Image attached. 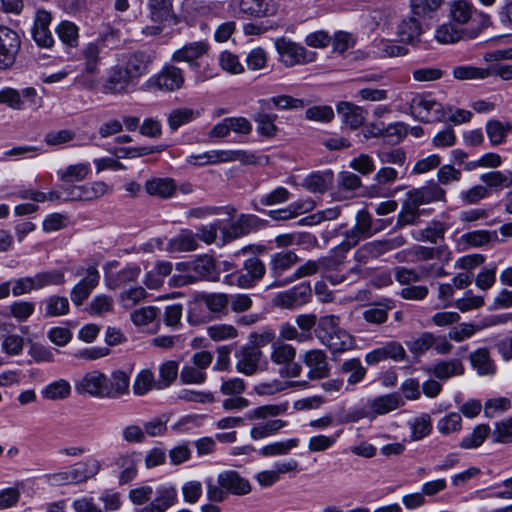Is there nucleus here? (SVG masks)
I'll use <instances>...</instances> for the list:
<instances>
[{
	"mask_svg": "<svg viewBox=\"0 0 512 512\" xmlns=\"http://www.w3.org/2000/svg\"><path fill=\"white\" fill-rule=\"evenodd\" d=\"M217 484L208 482L207 496L211 501L222 502L228 494L243 496L251 491L250 482L235 470H226L217 477Z\"/></svg>",
	"mask_w": 512,
	"mask_h": 512,
	"instance_id": "f257e3e1",
	"label": "nucleus"
},
{
	"mask_svg": "<svg viewBox=\"0 0 512 512\" xmlns=\"http://www.w3.org/2000/svg\"><path fill=\"white\" fill-rule=\"evenodd\" d=\"M333 352H342L353 346V338L345 330L341 329L332 336L330 335L325 342H321Z\"/></svg>",
	"mask_w": 512,
	"mask_h": 512,
	"instance_id": "8fccbe9b",
	"label": "nucleus"
},
{
	"mask_svg": "<svg viewBox=\"0 0 512 512\" xmlns=\"http://www.w3.org/2000/svg\"><path fill=\"white\" fill-rule=\"evenodd\" d=\"M491 437L496 443H512V417L496 422Z\"/></svg>",
	"mask_w": 512,
	"mask_h": 512,
	"instance_id": "680f3d73",
	"label": "nucleus"
},
{
	"mask_svg": "<svg viewBox=\"0 0 512 512\" xmlns=\"http://www.w3.org/2000/svg\"><path fill=\"white\" fill-rule=\"evenodd\" d=\"M178 363L175 361H166L159 368L160 379L156 382L155 388L158 390L169 387L177 378Z\"/></svg>",
	"mask_w": 512,
	"mask_h": 512,
	"instance_id": "5fc2aeb1",
	"label": "nucleus"
},
{
	"mask_svg": "<svg viewBox=\"0 0 512 512\" xmlns=\"http://www.w3.org/2000/svg\"><path fill=\"white\" fill-rule=\"evenodd\" d=\"M209 49V44L206 41L190 42L176 50L172 55V60L186 62L192 70H198L200 67L198 60L206 55Z\"/></svg>",
	"mask_w": 512,
	"mask_h": 512,
	"instance_id": "ddd939ff",
	"label": "nucleus"
},
{
	"mask_svg": "<svg viewBox=\"0 0 512 512\" xmlns=\"http://www.w3.org/2000/svg\"><path fill=\"white\" fill-rule=\"evenodd\" d=\"M101 47L98 42H89L80 50L79 59L82 61L83 71L90 75L99 73Z\"/></svg>",
	"mask_w": 512,
	"mask_h": 512,
	"instance_id": "a878e982",
	"label": "nucleus"
},
{
	"mask_svg": "<svg viewBox=\"0 0 512 512\" xmlns=\"http://www.w3.org/2000/svg\"><path fill=\"white\" fill-rule=\"evenodd\" d=\"M341 371L349 374L347 382L349 385H355L361 382L366 375V368L358 358L346 360L341 365Z\"/></svg>",
	"mask_w": 512,
	"mask_h": 512,
	"instance_id": "49530a36",
	"label": "nucleus"
},
{
	"mask_svg": "<svg viewBox=\"0 0 512 512\" xmlns=\"http://www.w3.org/2000/svg\"><path fill=\"white\" fill-rule=\"evenodd\" d=\"M490 432L491 429L487 424H479L473 429L470 435L461 440L459 446L463 449L477 448L482 445Z\"/></svg>",
	"mask_w": 512,
	"mask_h": 512,
	"instance_id": "09e8293b",
	"label": "nucleus"
},
{
	"mask_svg": "<svg viewBox=\"0 0 512 512\" xmlns=\"http://www.w3.org/2000/svg\"><path fill=\"white\" fill-rule=\"evenodd\" d=\"M254 159V155L243 150H211L202 154L190 155L187 162L196 166L235 161L250 164L254 162Z\"/></svg>",
	"mask_w": 512,
	"mask_h": 512,
	"instance_id": "6e6552de",
	"label": "nucleus"
},
{
	"mask_svg": "<svg viewBox=\"0 0 512 512\" xmlns=\"http://www.w3.org/2000/svg\"><path fill=\"white\" fill-rule=\"evenodd\" d=\"M410 110L416 119L424 123L444 121L452 112L450 107L446 110L441 103L421 95L411 100Z\"/></svg>",
	"mask_w": 512,
	"mask_h": 512,
	"instance_id": "423d86ee",
	"label": "nucleus"
},
{
	"mask_svg": "<svg viewBox=\"0 0 512 512\" xmlns=\"http://www.w3.org/2000/svg\"><path fill=\"white\" fill-rule=\"evenodd\" d=\"M453 76L457 80H482L489 77V72L487 67L457 66L453 69Z\"/></svg>",
	"mask_w": 512,
	"mask_h": 512,
	"instance_id": "052dcab7",
	"label": "nucleus"
},
{
	"mask_svg": "<svg viewBox=\"0 0 512 512\" xmlns=\"http://www.w3.org/2000/svg\"><path fill=\"white\" fill-rule=\"evenodd\" d=\"M236 369L239 373L253 375L258 370L259 361L262 356L260 349L244 346L236 354Z\"/></svg>",
	"mask_w": 512,
	"mask_h": 512,
	"instance_id": "412c9836",
	"label": "nucleus"
},
{
	"mask_svg": "<svg viewBox=\"0 0 512 512\" xmlns=\"http://www.w3.org/2000/svg\"><path fill=\"white\" fill-rule=\"evenodd\" d=\"M406 135L407 126L402 122H396L388 125L387 127L384 126L382 138L387 143L395 145L400 143Z\"/></svg>",
	"mask_w": 512,
	"mask_h": 512,
	"instance_id": "774afa93",
	"label": "nucleus"
},
{
	"mask_svg": "<svg viewBox=\"0 0 512 512\" xmlns=\"http://www.w3.org/2000/svg\"><path fill=\"white\" fill-rule=\"evenodd\" d=\"M512 128L510 124L504 125L498 120L488 121L486 124V133L493 146L504 142L509 130Z\"/></svg>",
	"mask_w": 512,
	"mask_h": 512,
	"instance_id": "4d7b16f0",
	"label": "nucleus"
},
{
	"mask_svg": "<svg viewBox=\"0 0 512 512\" xmlns=\"http://www.w3.org/2000/svg\"><path fill=\"white\" fill-rule=\"evenodd\" d=\"M95 42H98L100 47L102 45L110 49L117 48L121 44V31L106 24L100 30L99 36Z\"/></svg>",
	"mask_w": 512,
	"mask_h": 512,
	"instance_id": "bf43d9fd",
	"label": "nucleus"
},
{
	"mask_svg": "<svg viewBox=\"0 0 512 512\" xmlns=\"http://www.w3.org/2000/svg\"><path fill=\"white\" fill-rule=\"evenodd\" d=\"M473 12H476L473 5L465 0H454L450 4V16L457 24H466L472 18Z\"/></svg>",
	"mask_w": 512,
	"mask_h": 512,
	"instance_id": "79ce46f5",
	"label": "nucleus"
},
{
	"mask_svg": "<svg viewBox=\"0 0 512 512\" xmlns=\"http://www.w3.org/2000/svg\"><path fill=\"white\" fill-rule=\"evenodd\" d=\"M154 54L147 51H134L126 57L125 66L127 73L135 80L146 75L154 61Z\"/></svg>",
	"mask_w": 512,
	"mask_h": 512,
	"instance_id": "dca6fc26",
	"label": "nucleus"
},
{
	"mask_svg": "<svg viewBox=\"0 0 512 512\" xmlns=\"http://www.w3.org/2000/svg\"><path fill=\"white\" fill-rule=\"evenodd\" d=\"M45 317L62 316L69 311V301L66 297L52 295L45 299Z\"/></svg>",
	"mask_w": 512,
	"mask_h": 512,
	"instance_id": "de8ad7c7",
	"label": "nucleus"
},
{
	"mask_svg": "<svg viewBox=\"0 0 512 512\" xmlns=\"http://www.w3.org/2000/svg\"><path fill=\"white\" fill-rule=\"evenodd\" d=\"M90 172L88 163H78L67 166L64 170H59L57 175L63 182L82 181Z\"/></svg>",
	"mask_w": 512,
	"mask_h": 512,
	"instance_id": "3c124183",
	"label": "nucleus"
},
{
	"mask_svg": "<svg viewBox=\"0 0 512 512\" xmlns=\"http://www.w3.org/2000/svg\"><path fill=\"white\" fill-rule=\"evenodd\" d=\"M437 379L445 381L451 377L461 376L465 372V368L460 359L453 358L450 360H441L436 362L430 369Z\"/></svg>",
	"mask_w": 512,
	"mask_h": 512,
	"instance_id": "c756f323",
	"label": "nucleus"
},
{
	"mask_svg": "<svg viewBox=\"0 0 512 512\" xmlns=\"http://www.w3.org/2000/svg\"><path fill=\"white\" fill-rule=\"evenodd\" d=\"M280 61L287 67L302 65L314 60V53L308 52L305 47L286 38H279L275 42Z\"/></svg>",
	"mask_w": 512,
	"mask_h": 512,
	"instance_id": "9d476101",
	"label": "nucleus"
},
{
	"mask_svg": "<svg viewBox=\"0 0 512 512\" xmlns=\"http://www.w3.org/2000/svg\"><path fill=\"white\" fill-rule=\"evenodd\" d=\"M199 115L191 108L173 109L168 115V125L172 131L194 120Z\"/></svg>",
	"mask_w": 512,
	"mask_h": 512,
	"instance_id": "864d4df0",
	"label": "nucleus"
},
{
	"mask_svg": "<svg viewBox=\"0 0 512 512\" xmlns=\"http://www.w3.org/2000/svg\"><path fill=\"white\" fill-rule=\"evenodd\" d=\"M463 31L457 28L454 24L448 23L441 25L435 34V38L438 42L447 44L455 43L462 38Z\"/></svg>",
	"mask_w": 512,
	"mask_h": 512,
	"instance_id": "e2e57ef3",
	"label": "nucleus"
},
{
	"mask_svg": "<svg viewBox=\"0 0 512 512\" xmlns=\"http://www.w3.org/2000/svg\"><path fill=\"white\" fill-rule=\"evenodd\" d=\"M229 294L226 293H204L201 295V301L206 308L219 315H227L229 312Z\"/></svg>",
	"mask_w": 512,
	"mask_h": 512,
	"instance_id": "f704fd0d",
	"label": "nucleus"
},
{
	"mask_svg": "<svg viewBox=\"0 0 512 512\" xmlns=\"http://www.w3.org/2000/svg\"><path fill=\"white\" fill-rule=\"evenodd\" d=\"M66 196L64 201H92L109 192V187L102 181H96L85 185H73L63 188Z\"/></svg>",
	"mask_w": 512,
	"mask_h": 512,
	"instance_id": "f8f14e48",
	"label": "nucleus"
},
{
	"mask_svg": "<svg viewBox=\"0 0 512 512\" xmlns=\"http://www.w3.org/2000/svg\"><path fill=\"white\" fill-rule=\"evenodd\" d=\"M496 231L475 230L461 235L457 240V248L459 251H465L470 248H478L487 245L496 238Z\"/></svg>",
	"mask_w": 512,
	"mask_h": 512,
	"instance_id": "bb28decb",
	"label": "nucleus"
},
{
	"mask_svg": "<svg viewBox=\"0 0 512 512\" xmlns=\"http://www.w3.org/2000/svg\"><path fill=\"white\" fill-rule=\"evenodd\" d=\"M183 83V71L176 66L165 65L159 73L148 78L142 88L146 91L160 90L172 92L180 89Z\"/></svg>",
	"mask_w": 512,
	"mask_h": 512,
	"instance_id": "1a4fd4ad",
	"label": "nucleus"
},
{
	"mask_svg": "<svg viewBox=\"0 0 512 512\" xmlns=\"http://www.w3.org/2000/svg\"><path fill=\"white\" fill-rule=\"evenodd\" d=\"M134 79L127 73L123 66L116 65L109 71L104 84V91L112 94H124L128 92L130 83Z\"/></svg>",
	"mask_w": 512,
	"mask_h": 512,
	"instance_id": "aec40b11",
	"label": "nucleus"
},
{
	"mask_svg": "<svg viewBox=\"0 0 512 512\" xmlns=\"http://www.w3.org/2000/svg\"><path fill=\"white\" fill-rule=\"evenodd\" d=\"M106 383V375L93 371L87 373L77 384L76 390L79 393H88L94 397L104 398V384Z\"/></svg>",
	"mask_w": 512,
	"mask_h": 512,
	"instance_id": "393cba45",
	"label": "nucleus"
},
{
	"mask_svg": "<svg viewBox=\"0 0 512 512\" xmlns=\"http://www.w3.org/2000/svg\"><path fill=\"white\" fill-rule=\"evenodd\" d=\"M403 405L404 401L398 393L378 396L367 401V407L371 410L373 418L387 414Z\"/></svg>",
	"mask_w": 512,
	"mask_h": 512,
	"instance_id": "4be33fe9",
	"label": "nucleus"
},
{
	"mask_svg": "<svg viewBox=\"0 0 512 512\" xmlns=\"http://www.w3.org/2000/svg\"><path fill=\"white\" fill-rule=\"evenodd\" d=\"M303 362L309 368L308 378L323 379L329 375V364L322 350L314 349L303 355Z\"/></svg>",
	"mask_w": 512,
	"mask_h": 512,
	"instance_id": "f3484780",
	"label": "nucleus"
},
{
	"mask_svg": "<svg viewBox=\"0 0 512 512\" xmlns=\"http://www.w3.org/2000/svg\"><path fill=\"white\" fill-rule=\"evenodd\" d=\"M488 187L499 190L512 187V171H491L480 176Z\"/></svg>",
	"mask_w": 512,
	"mask_h": 512,
	"instance_id": "4c0bfd02",
	"label": "nucleus"
},
{
	"mask_svg": "<svg viewBox=\"0 0 512 512\" xmlns=\"http://www.w3.org/2000/svg\"><path fill=\"white\" fill-rule=\"evenodd\" d=\"M100 470V464L97 460L90 459L75 464L70 469V479L73 483L85 482L94 477Z\"/></svg>",
	"mask_w": 512,
	"mask_h": 512,
	"instance_id": "72a5a7b5",
	"label": "nucleus"
},
{
	"mask_svg": "<svg viewBox=\"0 0 512 512\" xmlns=\"http://www.w3.org/2000/svg\"><path fill=\"white\" fill-rule=\"evenodd\" d=\"M176 188V183L171 178H152L145 183V189L149 195L163 199L172 197Z\"/></svg>",
	"mask_w": 512,
	"mask_h": 512,
	"instance_id": "2f4dec72",
	"label": "nucleus"
},
{
	"mask_svg": "<svg viewBox=\"0 0 512 512\" xmlns=\"http://www.w3.org/2000/svg\"><path fill=\"white\" fill-rule=\"evenodd\" d=\"M332 178L333 173L331 171L314 172L304 179L303 186L313 193H324L332 182Z\"/></svg>",
	"mask_w": 512,
	"mask_h": 512,
	"instance_id": "58836bf2",
	"label": "nucleus"
},
{
	"mask_svg": "<svg viewBox=\"0 0 512 512\" xmlns=\"http://www.w3.org/2000/svg\"><path fill=\"white\" fill-rule=\"evenodd\" d=\"M265 273L266 266L264 262L258 257L253 256L244 261L241 270L227 275L225 282L242 289H250L263 279Z\"/></svg>",
	"mask_w": 512,
	"mask_h": 512,
	"instance_id": "7ed1b4c3",
	"label": "nucleus"
},
{
	"mask_svg": "<svg viewBox=\"0 0 512 512\" xmlns=\"http://www.w3.org/2000/svg\"><path fill=\"white\" fill-rule=\"evenodd\" d=\"M182 266L187 267V269L192 271L194 274L173 276L171 281L176 287L185 286L194 283L197 280H219L220 274L215 267L214 259L208 255L198 257L188 263H178L177 269L180 270Z\"/></svg>",
	"mask_w": 512,
	"mask_h": 512,
	"instance_id": "f03ea898",
	"label": "nucleus"
},
{
	"mask_svg": "<svg viewBox=\"0 0 512 512\" xmlns=\"http://www.w3.org/2000/svg\"><path fill=\"white\" fill-rule=\"evenodd\" d=\"M423 27L416 16L405 17L398 24L397 36L400 42L415 45L420 41Z\"/></svg>",
	"mask_w": 512,
	"mask_h": 512,
	"instance_id": "5701e85b",
	"label": "nucleus"
},
{
	"mask_svg": "<svg viewBox=\"0 0 512 512\" xmlns=\"http://www.w3.org/2000/svg\"><path fill=\"white\" fill-rule=\"evenodd\" d=\"M206 378V371L200 370L192 364L184 365L180 371V381L183 384H202Z\"/></svg>",
	"mask_w": 512,
	"mask_h": 512,
	"instance_id": "69168bd1",
	"label": "nucleus"
},
{
	"mask_svg": "<svg viewBox=\"0 0 512 512\" xmlns=\"http://www.w3.org/2000/svg\"><path fill=\"white\" fill-rule=\"evenodd\" d=\"M355 220V225L344 233V239L337 247L342 253L348 252L360 241L373 236V217L367 210H359Z\"/></svg>",
	"mask_w": 512,
	"mask_h": 512,
	"instance_id": "20e7f679",
	"label": "nucleus"
},
{
	"mask_svg": "<svg viewBox=\"0 0 512 512\" xmlns=\"http://www.w3.org/2000/svg\"><path fill=\"white\" fill-rule=\"evenodd\" d=\"M298 261L299 257L291 250H283L272 254L268 265L269 273L274 278V281L269 287L278 288L292 283L293 274L285 276V273L298 263Z\"/></svg>",
	"mask_w": 512,
	"mask_h": 512,
	"instance_id": "39448f33",
	"label": "nucleus"
},
{
	"mask_svg": "<svg viewBox=\"0 0 512 512\" xmlns=\"http://www.w3.org/2000/svg\"><path fill=\"white\" fill-rule=\"evenodd\" d=\"M299 444L297 438H291L286 441L274 442L264 446L260 450V454L264 457L286 455L293 448H296Z\"/></svg>",
	"mask_w": 512,
	"mask_h": 512,
	"instance_id": "13d9d810",
	"label": "nucleus"
},
{
	"mask_svg": "<svg viewBox=\"0 0 512 512\" xmlns=\"http://www.w3.org/2000/svg\"><path fill=\"white\" fill-rule=\"evenodd\" d=\"M141 269L137 265H129L117 273L106 275L107 286L110 289H119L137 280Z\"/></svg>",
	"mask_w": 512,
	"mask_h": 512,
	"instance_id": "7c9ffc66",
	"label": "nucleus"
},
{
	"mask_svg": "<svg viewBox=\"0 0 512 512\" xmlns=\"http://www.w3.org/2000/svg\"><path fill=\"white\" fill-rule=\"evenodd\" d=\"M405 242V238L401 235L367 242L355 251L354 260L358 264H367L370 260L402 247Z\"/></svg>",
	"mask_w": 512,
	"mask_h": 512,
	"instance_id": "0eeeda50",
	"label": "nucleus"
},
{
	"mask_svg": "<svg viewBox=\"0 0 512 512\" xmlns=\"http://www.w3.org/2000/svg\"><path fill=\"white\" fill-rule=\"evenodd\" d=\"M392 308V301L385 300V303H379L364 310L363 319L368 323L380 325L387 321L388 311Z\"/></svg>",
	"mask_w": 512,
	"mask_h": 512,
	"instance_id": "a19ab883",
	"label": "nucleus"
},
{
	"mask_svg": "<svg viewBox=\"0 0 512 512\" xmlns=\"http://www.w3.org/2000/svg\"><path fill=\"white\" fill-rule=\"evenodd\" d=\"M20 47L21 40L17 32L0 26V70H6L15 63Z\"/></svg>",
	"mask_w": 512,
	"mask_h": 512,
	"instance_id": "9b49d317",
	"label": "nucleus"
},
{
	"mask_svg": "<svg viewBox=\"0 0 512 512\" xmlns=\"http://www.w3.org/2000/svg\"><path fill=\"white\" fill-rule=\"evenodd\" d=\"M286 425L287 422L281 419H274L259 423L253 426L250 430V437L253 440H260L269 436H273Z\"/></svg>",
	"mask_w": 512,
	"mask_h": 512,
	"instance_id": "ea45409f",
	"label": "nucleus"
},
{
	"mask_svg": "<svg viewBox=\"0 0 512 512\" xmlns=\"http://www.w3.org/2000/svg\"><path fill=\"white\" fill-rule=\"evenodd\" d=\"M100 279L98 270L95 267L87 269L86 276L80 280L71 290V300L76 306L82 303L89 297L92 290L97 286Z\"/></svg>",
	"mask_w": 512,
	"mask_h": 512,
	"instance_id": "a211bd4d",
	"label": "nucleus"
},
{
	"mask_svg": "<svg viewBox=\"0 0 512 512\" xmlns=\"http://www.w3.org/2000/svg\"><path fill=\"white\" fill-rule=\"evenodd\" d=\"M433 341V333L423 332L419 336L407 341L406 345L413 355L420 356L433 347Z\"/></svg>",
	"mask_w": 512,
	"mask_h": 512,
	"instance_id": "6e6d98bb",
	"label": "nucleus"
},
{
	"mask_svg": "<svg viewBox=\"0 0 512 512\" xmlns=\"http://www.w3.org/2000/svg\"><path fill=\"white\" fill-rule=\"evenodd\" d=\"M59 39L69 47H76L79 41V29L71 21H61L55 29Z\"/></svg>",
	"mask_w": 512,
	"mask_h": 512,
	"instance_id": "c03bdc74",
	"label": "nucleus"
},
{
	"mask_svg": "<svg viewBox=\"0 0 512 512\" xmlns=\"http://www.w3.org/2000/svg\"><path fill=\"white\" fill-rule=\"evenodd\" d=\"M469 360L472 367L479 375H493L496 372L494 362L486 348H479L472 352L469 356Z\"/></svg>",
	"mask_w": 512,
	"mask_h": 512,
	"instance_id": "473e14b6",
	"label": "nucleus"
},
{
	"mask_svg": "<svg viewBox=\"0 0 512 512\" xmlns=\"http://www.w3.org/2000/svg\"><path fill=\"white\" fill-rule=\"evenodd\" d=\"M129 392V376L121 370L114 371L111 377L106 376L104 398L117 399Z\"/></svg>",
	"mask_w": 512,
	"mask_h": 512,
	"instance_id": "b1692460",
	"label": "nucleus"
},
{
	"mask_svg": "<svg viewBox=\"0 0 512 512\" xmlns=\"http://www.w3.org/2000/svg\"><path fill=\"white\" fill-rule=\"evenodd\" d=\"M341 329L342 328L339 326V318L334 315H328L319 319L315 328V335L320 342H325V339Z\"/></svg>",
	"mask_w": 512,
	"mask_h": 512,
	"instance_id": "37998d69",
	"label": "nucleus"
},
{
	"mask_svg": "<svg viewBox=\"0 0 512 512\" xmlns=\"http://www.w3.org/2000/svg\"><path fill=\"white\" fill-rule=\"evenodd\" d=\"M238 6L242 13L255 17L271 16L277 11L273 0H238Z\"/></svg>",
	"mask_w": 512,
	"mask_h": 512,
	"instance_id": "cd10ccee",
	"label": "nucleus"
},
{
	"mask_svg": "<svg viewBox=\"0 0 512 512\" xmlns=\"http://www.w3.org/2000/svg\"><path fill=\"white\" fill-rule=\"evenodd\" d=\"M406 356V351L401 343L397 341H389L383 346L368 352L365 356V361L369 365H375L387 359L400 362L405 360Z\"/></svg>",
	"mask_w": 512,
	"mask_h": 512,
	"instance_id": "2eb2a0df",
	"label": "nucleus"
},
{
	"mask_svg": "<svg viewBox=\"0 0 512 512\" xmlns=\"http://www.w3.org/2000/svg\"><path fill=\"white\" fill-rule=\"evenodd\" d=\"M156 382L150 370H142L134 381L133 391L136 395H144L152 388H155Z\"/></svg>",
	"mask_w": 512,
	"mask_h": 512,
	"instance_id": "338daca9",
	"label": "nucleus"
},
{
	"mask_svg": "<svg viewBox=\"0 0 512 512\" xmlns=\"http://www.w3.org/2000/svg\"><path fill=\"white\" fill-rule=\"evenodd\" d=\"M261 226V220L255 215L242 214L236 221L224 229L227 239L233 240L257 231Z\"/></svg>",
	"mask_w": 512,
	"mask_h": 512,
	"instance_id": "6ab92c4d",
	"label": "nucleus"
},
{
	"mask_svg": "<svg viewBox=\"0 0 512 512\" xmlns=\"http://www.w3.org/2000/svg\"><path fill=\"white\" fill-rule=\"evenodd\" d=\"M443 0H410L412 14L423 20L432 19Z\"/></svg>",
	"mask_w": 512,
	"mask_h": 512,
	"instance_id": "e433bc0d",
	"label": "nucleus"
},
{
	"mask_svg": "<svg viewBox=\"0 0 512 512\" xmlns=\"http://www.w3.org/2000/svg\"><path fill=\"white\" fill-rule=\"evenodd\" d=\"M208 336L214 341L234 339L238 336L237 329L230 324H215L207 329Z\"/></svg>",
	"mask_w": 512,
	"mask_h": 512,
	"instance_id": "0e129e2a",
	"label": "nucleus"
},
{
	"mask_svg": "<svg viewBox=\"0 0 512 512\" xmlns=\"http://www.w3.org/2000/svg\"><path fill=\"white\" fill-rule=\"evenodd\" d=\"M41 393L48 400L65 399L71 393V386L68 381L60 379L47 385Z\"/></svg>",
	"mask_w": 512,
	"mask_h": 512,
	"instance_id": "603ef678",
	"label": "nucleus"
},
{
	"mask_svg": "<svg viewBox=\"0 0 512 512\" xmlns=\"http://www.w3.org/2000/svg\"><path fill=\"white\" fill-rule=\"evenodd\" d=\"M337 113L342 122L353 130L359 128L365 122L364 109L350 102H340L337 105Z\"/></svg>",
	"mask_w": 512,
	"mask_h": 512,
	"instance_id": "c85d7f7f",
	"label": "nucleus"
},
{
	"mask_svg": "<svg viewBox=\"0 0 512 512\" xmlns=\"http://www.w3.org/2000/svg\"><path fill=\"white\" fill-rule=\"evenodd\" d=\"M296 356V349L281 341H276L272 344L271 360L276 364H289L294 361Z\"/></svg>",
	"mask_w": 512,
	"mask_h": 512,
	"instance_id": "a18cd8bd",
	"label": "nucleus"
},
{
	"mask_svg": "<svg viewBox=\"0 0 512 512\" xmlns=\"http://www.w3.org/2000/svg\"><path fill=\"white\" fill-rule=\"evenodd\" d=\"M176 502V488L172 485H160L155 490V497L138 512H166Z\"/></svg>",
	"mask_w": 512,
	"mask_h": 512,
	"instance_id": "4468645a",
	"label": "nucleus"
},
{
	"mask_svg": "<svg viewBox=\"0 0 512 512\" xmlns=\"http://www.w3.org/2000/svg\"><path fill=\"white\" fill-rule=\"evenodd\" d=\"M314 207V203L312 201L306 202H295L290 204L285 209L280 210H271L269 211V216L274 220H288L294 218L302 213H306L312 210Z\"/></svg>",
	"mask_w": 512,
	"mask_h": 512,
	"instance_id": "c9c22d12",
	"label": "nucleus"
}]
</instances>
